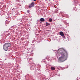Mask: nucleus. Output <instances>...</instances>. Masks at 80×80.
I'll list each match as a JSON object with an SVG mask.
<instances>
[{
	"instance_id": "1",
	"label": "nucleus",
	"mask_w": 80,
	"mask_h": 80,
	"mask_svg": "<svg viewBox=\"0 0 80 80\" xmlns=\"http://www.w3.org/2000/svg\"><path fill=\"white\" fill-rule=\"evenodd\" d=\"M58 51L59 52V53L61 56L58 59V62L61 63L62 62H65V60H67V58L65 57V55L67 56L68 55V52L67 51L65 50V49H64L63 48H59L58 50ZM61 51H63V52H60Z\"/></svg>"
},
{
	"instance_id": "2",
	"label": "nucleus",
	"mask_w": 80,
	"mask_h": 80,
	"mask_svg": "<svg viewBox=\"0 0 80 80\" xmlns=\"http://www.w3.org/2000/svg\"><path fill=\"white\" fill-rule=\"evenodd\" d=\"M11 44L8 42L5 43L3 46V49L5 51H7L8 50V47H10Z\"/></svg>"
},
{
	"instance_id": "3",
	"label": "nucleus",
	"mask_w": 80,
	"mask_h": 80,
	"mask_svg": "<svg viewBox=\"0 0 80 80\" xmlns=\"http://www.w3.org/2000/svg\"><path fill=\"white\" fill-rule=\"evenodd\" d=\"M34 2H32V3H31L29 6V8H32V7H34Z\"/></svg>"
},
{
	"instance_id": "4",
	"label": "nucleus",
	"mask_w": 80,
	"mask_h": 80,
	"mask_svg": "<svg viewBox=\"0 0 80 80\" xmlns=\"http://www.w3.org/2000/svg\"><path fill=\"white\" fill-rule=\"evenodd\" d=\"M59 33L61 36H64V34H63V32H59Z\"/></svg>"
},
{
	"instance_id": "5",
	"label": "nucleus",
	"mask_w": 80,
	"mask_h": 80,
	"mask_svg": "<svg viewBox=\"0 0 80 80\" xmlns=\"http://www.w3.org/2000/svg\"><path fill=\"white\" fill-rule=\"evenodd\" d=\"M40 21H41V22H44V21H45V19H44V18H41L39 20Z\"/></svg>"
},
{
	"instance_id": "6",
	"label": "nucleus",
	"mask_w": 80,
	"mask_h": 80,
	"mask_svg": "<svg viewBox=\"0 0 80 80\" xmlns=\"http://www.w3.org/2000/svg\"><path fill=\"white\" fill-rule=\"evenodd\" d=\"M51 69L52 70H55V68L53 67H52L51 68Z\"/></svg>"
},
{
	"instance_id": "7",
	"label": "nucleus",
	"mask_w": 80,
	"mask_h": 80,
	"mask_svg": "<svg viewBox=\"0 0 80 80\" xmlns=\"http://www.w3.org/2000/svg\"><path fill=\"white\" fill-rule=\"evenodd\" d=\"M50 25V23H48L47 22L46 23V26H48V25Z\"/></svg>"
},
{
	"instance_id": "8",
	"label": "nucleus",
	"mask_w": 80,
	"mask_h": 80,
	"mask_svg": "<svg viewBox=\"0 0 80 80\" xmlns=\"http://www.w3.org/2000/svg\"><path fill=\"white\" fill-rule=\"evenodd\" d=\"M49 21L50 22H52V19L50 18L49 19Z\"/></svg>"
},
{
	"instance_id": "9",
	"label": "nucleus",
	"mask_w": 80,
	"mask_h": 80,
	"mask_svg": "<svg viewBox=\"0 0 80 80\" xmlns=\"http://www.w3.org/2000/svg\"><path fill=\"white\" fill-rule=\"evenodd\" d=\"M27 12L28 13H29V12H30V11L29 10H28L27 11Z\"/></svg>"
},
{
	"instance_id": "10",
	"label": "nucleus",
	"mask_w": 80,
	"mask_h": 80,
	"mask_svg": "<svg viewBox=\"0 0 80 80\" xmlns=\"http://www.w3.org/2000/svg\"><path fill=\"white\" fill-rule=\"evenodd\" d=\"M64 37H65V36H64Z\"/></svg>"
},
{
	"instance_id": "11",
	"label": "nucleus",
	"mask_w": 80,
	"mask_h": 80,
	"mask_svg": "<svg viewBox=\"0 0 80 80\" xmlns=\"http://www.w3.org/2000/svg\"><path fill=\"white\" fill-rule=\"evenodd\" d=\"M64 37H65V36H64Z\"/></svg>"
}]
</instances>
